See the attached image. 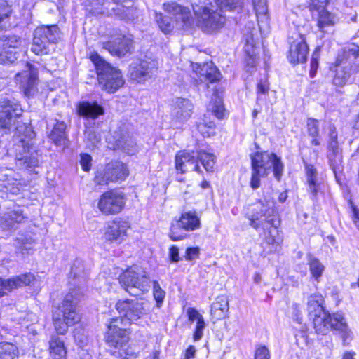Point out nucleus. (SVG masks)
Instances as JSON below:
<instances>
[{
  "label": "nucleus",
  "mask_w": 359,
  "mask_h": 359,
  "mask_svg": "<svg viewBox=\"0 0 359 359\" xmlns=\"http://www.w3.org/2000/svg\"><path fill=\"white\" fill-rule=\"evenodd\" d=\"M35 133L25 123L18 124L13 137L11 151L15 156L16 165L20 169H28L37 166L38 154L33 148V139Z\"/></svg>",
  "instance_id": "1"
},
{
  "label": "nucleus",
  "mask_w": 359,
  "mask_h": 359,
  "mask_svg": "<svg viewBox=\"0 0 359 359\" xmlns=\"http://www.w3.org/2000/svg\"><path fill=\"white\" fill-rule=\"evenodd\" d=\"M250 158L252 173L250 184L253 189L259 187L260 177H266L271 168L275 178L278 181L280 180L284 165L280 158L275 154L256 152L250 155Z\"/></svg>",
  "instance_id": "2"
},
{
  "label": "nucleus",
  "mask_w": 359,
  "mask_h": 359,
  "mask_svg": "<svg viewBox=\"0 0 359 359\" xmlns=\"http://www.w3.org/2000/svg\"><path fill=\"white\" fill-rule=\"evenodd\" d=\"M335 67L332 82L334 86L341 87L353 75L359 73V46L351 43L341 49L335 61Z\"/></svg>",
  "instance_id": "3"
},
{
  "label": "nucleus",
  "mask_w": 359,
  "mask_h": 359,
  "mask_svg": "<svg viewBox=\"0 0 359 359\" xmlns=\"http://www.w3.org/2000/svg\"><path fill=\"white\" fill-rule=\"evenodd\" d=\"M79 301L76 289H70L62 303L53 310V322L59 334H65L68 327L79 322L81 318L76 306Z\"/></svg>",
  "instance_id": "4"
},
{
  "label": "nucleus",
  "mask_w": 359,
  "mask_h": 359,
  "mask_svg": "<svg viewBox=\"0 0 359 359\" xmlns=\"http://www.w3.org/2000/svg\"><path fill=\"white\" fill-rule=\"evenodd\" d=\"M90 59L95 67L98 83L102 90L114 93L123 85L120 70L112 67L97 53H92Z\"/></svg>",
  "instance_id": "5"
},
{
  "label": "nucleus",
  "mask_w": 359,
  "mask_h": 359,
  "mask_svg": "<svg viewBox=\"0 0 359 359\" xmlns=\"http://www.w3.org/2000/svg\"><path fill=\"white\" fill-rule=\"evenodd\" d=\"M118 281L125 290L133 296L148 292L151 287V280L146 271L138 266H133L121 272Z\"/></svg>",
  "instance_id": "6"
},
{
  "label": "nucleus",
  "mask_w": 359,
  "mask_h": 359,
  "mask_svg": "<svg viewBox=\"0 0 359 359\" xmlns=\"http://www.w3.org/2000/svg\"><path fill=\"white\" fill-rule=\"evenodd\" d=\"M59 39L60 32L57 25L39 27L34 32L31 50L38 55L48 54L50 50V46L57 43Z\"/></svg>",
  "instance_id": "7"
},
{
  "label": "nucleus",
  "mask_w": 359,
  "mask_h": 359,
  "mask_svg": "<svg viewBox=\"0 0 359 359\" xmlns=\"http://www.w3.org/2000/svg\"><path fill=\"white\" fill-rule=\"evenodd\" d=\"M129 175L127 165L121 161H112L105 165L102 170H97L95 183L97 185H107L124 181Z\"/></svg>",
  "instance_id": "8"
},
{
  "label": "nucleus",
  "mask_w": 359,
  "mask_h": 359,
  "mask_svg": "<svg viewBox=\"0 0 359 359\" xmlns=\"http://www.w3.org/2000/svg\"><path fill=\"white\" fill-rule=\"evenodd\" d=\"M192 6L198 18V26L203 32H212L224 24L225 17L217 11L200 5H193Z\"/></svg>",
  "instance_id": "9"
},
{
  "label": "nucleus",
  "mask_w": 359,
  "mask_h": 359,
  "mask_svg": "<svg viewBox=\"0 0 359 359\" xmlns=\"http://www.w3.org/2000/svg\"><path fill=\"white\" fill-rule=\"evenodd\" d=\"M23 113L21 105L15 100L0 101V132L6 133L16 123Z\"/></svg>",
  "instance_id": "10"
},
{
  "label": "nucleus",
  "mask_w": 359,
  "mask_h": 359,
  "mask_svg": "<svg viewBox=\"0 0 359 359\" xmlns=\"http://www.w3.org/2000/svg\"><path fill=\"white\" fill-rule=\"evenodd\" d=\"M125 203L126 198L123 192L111 190L100 196L97 208L104 215H115L123 210Z\"/></svg>",
  "instance_id": "11"
},
{
  "label": "nucleus",
  "mask_w": 359,
  "mask_h": 359,
  "mask_svg": "<svg viewBox=\"0 0 359 359\" xmlns=\"http://www.w3.org/2000/svg\"><path fill=\"white\" fill-rule=\"evenodd\" d=\"M330 166L336 174L341 168L342 155L338 141V133L334 125L330 124L327 133V154Z\"/></svg>",
  "instance_id": "12"
},
{
  "label": "nucleus",
  "mask_w": 359,
  "mask_h": 359,
  "mask_svg": "<svg viewBox=\"0 0 359 359\" xmlns=\"http://www.w3.org/2000/svg\"><path fill=\"white\" fill-rule=\"evenodd\" d=\"M4 208L8 210L0 216V228L3 231L15 230L18 224L27 219L24 213V209L19 205H15L13 203L4 205Z\"/></svg>",
  "instance_id": "13"
},
{
  "label": "nucleus",
  "mask_w": 359,
  "mask_h": 359,
  "mask_svg": "<svg viewBox=\"0 0 359 359\" xmlns=\"http://www.w3.org/2000/svg\"><path fill=\"white\" fill-rule=\"evenodd\" d=\"M132 41L123 35L119 30L115 29L110 35L108 41L102 43V48L111 54L123 57L130 51Z\"/></svg>",
  "instance_id": "14"
},
{
  "label": "nucleus",
  "mask_w": 359,
  "mask_h": 359,
  "mask_svg": "<svg viewBox=\"0 0 359 359\" xmlns=\"http://www.w3.org/2000/svg\"><path fill=\"white\" fill-rule=\"evenodd\" d=\"M22 44V39L16 35H4L0 38V63H13L19 56L17 51L10 49H18Z\"/></svg>",
  "instance_id": "15"
},
{
  "label": "nucleus",
  "mask_w": 359,
  "mask_h": 359,
  "mask_svg": "<svg viewBox=\"0 0 359 359\" xmlns=\"http://www.w3.org/2000/svg\"><path fill=\"white\" fill-rule=\"evenodd\" d=\"M116 308L130 323L140 318L145 312L143 302L137 299L119 300L116 304Z\"/></svg>",
  "instance_id": "16"
},
{
  "label": "nucleus",
  "mask_w": 359,
  "mask_h": 359,
  "mask_svg": "<svg viewBox=\"0 0 359 359\" xmlns=\"http://www.w3.org/2000/svg\"><path fill=\"white\" fill-rule=\"evenodd\" d=\"M15 78L17 81H20L21 86L26 96H33L37 91V72L32 67V65L27 63L26 70L18 73Z\"/></svg>",
  "instance_id": "17"
},
{
  "label": "nucleus",
  "mask_w": 359,
  "mask_h": 359,
  "mask_svg": "<svg viewBox=\"0 0 359 359\" xmlns=\"http://www.w3.org/2000/svg\"><path fill=\"white\" fill-rule=\"evenodd\" d=\"M34 280V276L31 273L20 274L5 279L0 278V297H4L6 293L4 290L8 292L29 285Z\"/></svg>",
  "instance_id": "18"
},
{
  "label": "nucleus",
  "mask_w": 359,
  "mask_h": 359,
  "mask_svg": "<svg viewBox=\"0 0 359 359\" xmlns=\"http://www.w3.org/2000/svg\"><path fill=\"white\" fill-rule=\"evenodd\" d=\"M155 64L146 60H137L129 67L130 79L137 82H144L151 76V71Z\"/></svg>",
  "instance_id": "19"
},
{
  "label": "nucleus",
  "mask_w": 359,
  "mask_h": 359,
  "mask_svg": "<svg viewBox=\"0 0 359 359\" xmlns=\"http://www.w3.org/2000/svg\"><path fill=\"white\" fill-rule=\"evenodd\" d=\"M129 228L130 224L127 221L116 218L109 224L105 233L106 238L111 241H123Z\"/></svg>",
  "instance_id": "20"
},
{
  "label": "nucleus",
  "mask_w": 359,
  "mask_h": 359,
  "mask_svg": "<svg viewBox=\"0 0 359 359\" xmlns=\"http://www.w3.org/2000/svg\"><path fill=\"white\" fill-rule=\"evenodd\" d=\"M308 51L309 47L303 39L294 40L290 44L287 58L294 65L304 62Z\"/></svg>",
  "instance_id": "21"
},
{
  "label": "nucleus",
  "mask_w": 359,
  "mask_h": 359,
  "mask_svg": "<svg viewBox=\"0 0 359 359\" xmlns=\"http://www.w3.org/2000/svg\"><path fill=\"white\" fill-rule=\"evenodd\" d=\"M107 343L115 348L123 347L128 341V335L126 328L118 329L115 324L108 325L106 334Z\"/></svg>",
  "instance_id": "22"
},
{
  "label": "nucleus",
  "mask_w": 359,
  "mask_h": 359,
  "mask_svg": "<svg viewBox=\"0 0 359 359\" xmlns=\"http://www.w3.org/2000/svg\"><path fill=\"white\" fill-rule=\"evenodd\" d=\"M193 109L194 105L188 99L176 97L172 100V113L181 121L190 118Z\"/></svg>",
  "instance_id": "23"
},
{
  "label": "nucleus",
  "mask_w": 359,
  "mask_h": 359,
  "mask_svg": "<svg viewBox=\"0 0 359 359\" xmlns=\"http://www.w3.org/2000/svg\"><path fill=\"white\" fill-rule=\"evenodd\" d=\"M196 72L200 80L204 82H217L221 77L219 69L212 62L199 65Z\"/></svg>",
  "instance_id": "24"
},
{
  "label": "nucleus",
  "mask_w": 359,
  "mask_h": 359,
  "mask_svg": "<svg viewBox=\"0 0 359 359\" xmlns=\"http://www.w3.org/2000/svg\"><path fill=\"white\" fill-rule=\"evenodd\" d=\"M79 116L90 119H96L104 113L103 107L97 102H81L77 107Z\"/></svg>",
  "instance_id": "25"
},
{
  "label": "nucleus",
  "mask_w": 359,
  "mask_h": 359,
  "mask_svg": "<svg viewBox=\"0 0 359 359\" xmlns=\"http://www.w3.org/2000/svg\"><path fill=\"white\" fill-rule=\"evenodd\" d=\"M163 10L165 13L172 15L176 20H181L185 25L190 23V12L184 7L176 3H163Z\"/></svg>",
  "instance_id": "26"
},
{
  "label": "nucleus",
  "mask_w": 359,
  "mask_h": 359,
  "mask_svg": "<svg viewBox=\"0 0 359 359\" xmlns=\"http://www.w3.org/2000/svg\"><path fill=\"white\" fill-rule=\"evenodd\" d=\"M186 231H191L201 227V221L196 212L188 211L182 214L177 222Z\"/></svg>",
  "instance_id": "27"
},
{
  "label": "nucleus",
  "mask_w": 359,
  "mask_h": 359,
  "mask_svg": "<svg viewBox=\"0 0 359 359\" xmlns=\"http://www.w3.org/2000/svg\"><path fill=\"white\" fill-rule=\"evenodd\" d=\"M309 191L312 194V199L316 200L317 194L320 189V184L317 177V170L312 165L305 166Z\"/></svg>",
  "instance_id": "28"
},
{
  "label": "nucleus",
  "mask_w": 359,
  "mask_h": 359,
  "mask_svg": "<svg viewBox=\"0 0 359 359\" xmlns=\"http://www.w3.org/2000/svg\"><path fill=\"white\" fill-rule=\"evenodd\" d=\"M229 311V301L224 296H219L212 304L211 315L217 319H222L226 317Z\"/></svg>",
  "instance_id": "29"
},
{
  "label": "nucleus",
  "mask_w": 359,
  "mask_h": 359,
  "mask_svg": "<svg viewBox=\"0 0 359 359\" xmlns=\"http://www.w3.org/2000/svg\"><path fill=\"white\" fill-rule=\"evenodd\" d=\"M313 320V327L316 332L320 334H326L330 330L329 313L326 311L323 313L314 314L310 318Z\"/></svg>",
  "instance_id": "30"
},
{
  "label": "nucleus",
  "mask_w": 359,
  "mask_h": 359,
  "mask_svg": "<svg viewBox=\"0 0 359 359\" xmlns=\"http://www.w3.org/2000/svg\"><path fill=\"white\" fill-rule=\"evenodd\" d=\"M50 344V353L53 359H66L67 350L64 341L57 336H53Z\"/></svg>",
  "instance_id": "31"
},
{
  "label": "nucleus",
  "mask_w": 359,
  "mask_h": 359,
  "mask_svg": "<svg viewBox=\"0 0 359 359\" xmlns=\"http://www.w3.org/2000/svg\"><path fill=\"white\" fill-rule=\"evenodd\" d=\"M114 4L115 6L107 11L108 15H115L123 20H130L133 18V6L126 7V4L118 3Z\"/></svg>",
  "instance_id": "32"
},
{
  "label": "nucleus",
  "mask_w": 359,
  "mask_h": 359,
  "mask_svg": "<svg viewBox=\"0 0 359 359\" xmlns=\"http://www.w3.org/2000/svg\"><path fill=\"white\" fill-rule=\"evenodd\" d=\"M69 278L72 279V285L86 283V273L84 271L83 264L81 261H76L71 268Z\"/></svg>",
  "instance_id": "33"
},
{
  "label": "nucleus",
  "mask_w": 359,
  "mask_h": 359,
  "mask_svg": "<svg viewBox=\"0 0 359 359\" xmlns=\"http://www.w3.org/2000/svg\"><path fill=\"white\" fill-rule=\"evenodd\" d=\"M306 132L308 135L312 138L311 144L318 146L320 144V123L314 118H308L306 120Z\"/></svg>",
  "instance_id": "34"
},
{
  "label": "nucleus",
  "mask_w": 359,
  "mask_h": 359,
  "mask_svg": "<svg viewBox=\"0 0 359 359\" xmlns=\"http://www.w3.org/2000/svg\"><path fill=\"white\" fill-rule=\"evenodd\" d=\"M255 210V214L259 215L260 217H264V220L267 223L269 219H275L274 218H271V217L273 216L275 210L271 203L268 201L258 202L256 204Z\"/></svg>",
  "instance_id": "35"
},
{
  "label": "nucleus",
  "mask_w": 359,
  "mask_h": 359,
  "mask_svg": "<svg viewBox=\"0 0 359 359\" xmlns=\"http://www.w3.org/2000/svg\"><path fill=\"white\" fill-rule=\"evenodd\" d=\"M245 51L248 56L249 57V60L247 62L248 65L254 67L255 64V53L254 48L256 44V41L255 39H254V34L252 33V31L250 32L249 34H245Z\"/></svg>",
  "instance_id": "36"
},
{
  "label": "nucleus",
  "mask_w": 359,
  "mask_h": 359,
  "mask_svg": "<svg viewBox=\"0 0 359 359\" xmlns=\"http://www.w3.org/2000/svg\"><path fill=\"white\" fill-rule=\"evenodd\" d=\"M18 348L13 343L0 342V359H17Z\"/></svg>",
  "instance_id": "37"
},
{
  "label": "nucleus",
  "mask_w": 359,
  "mask_h": 359,
  "mask_svg": "<svg viewBox=\"0 0 359 359\" xmlns=\"http://www.w3.org/2000/svg\"><path fill=\"white\" fill-rule=\"evenodd\" d=\"M196 158L201 161L207 172H213L215 165V156L213 154L203 150L196 151Z\"/></svg>",
  "instance_id": "38"
},
{
  "label": "nucleus",
  "mask_w": 359,
  "mask_h": 359,
  "mask_svg": "<svg viewBox=\"0 0 359 359\" xmlns=\"http://www.w3.org/2000/svg\"><path fill=\"white\" fill-rule=\"evenodd\" d=\"M321 297L311 295L307 300V310L310 318L314 316V314L323 313L325 311L321 304Z\"/></svg>",
  "instance_id": "39"
},
{
  "label": "nucleus",
  "mask_w": 359,
  "mask_h": 359,
  "mask_svg": "<svg viewBox=\"0 0 359 359\" xmlns=\"http://www.w3.org/2000/svg\"><path fill=\"white\" fill-rule=\"evenodd\" d=\"M217 6L220 11H239L243 5V0H215Z\"/></svg>",
  "instance_id": "40"
},
{
  "label": "nucleus",
  "mask_w": 359,
  "mask_h": 359,
  "mask_svg": "<svg viewBox=\"0 0 359 359\" xmlns=\"http://www.w3.org/2000/svg\"><path fill=\"white\" fill-rule=\"evenodd\" d=\"M268 224H271L273 229L269 231V236L266 237V242L269 245L278 244L281 241L278 237V226L280 225L279 219H269Z\"/></svg>",
  "instance_id": "41"
},
{
  "label": "nucleus",
  "mask_w": 359,
  "mask_h": 359,
  "mask_svg": "<svg viewBox=\"0 0 359 359\" xmlns=\"http://www.w3.org/2000/svg\"><path fill=\"white\" fill-rule=\"evenodd\" d=\"M2 184H0V187L4 189L3 191L10 193L12 195H18L20 193L21 184L14 179L6 180L0 179Z\"/></svg>",
  "instance_id": "42"
},
{
  "label": "nucleus",
  "mask_w": 359,
  "mask_h": 359,
  "mask_svg": "<svg viewBox=\"0 0 359 359\" xmlns=\"http://www.w3.org/2000/svg\"><path fill=\"white\" fill-rule=\"evenodd\" d=\"M330 329L345 331L347 325L343 316L341 313H335L332 316L329 313Z\"/></svg>",
  "instance_id": "43"
},
{
  "label": "nucleus",
  "mask_w": 359,
  "mask_h": 359,
  "mask_svg": "<svg viewBox=\"0 0 359 359\" xmlns=\"http://www.w3.org/2000/svg\"><path fill=\"white\" fill-rule=\"evenodd\" d=\"M309 265L312 277L314 278L316 280L318 281L319 278L322 276L325 269V266L318 259L312 257H310L309 259Z\"/></svg>",
  "instance_id": "44"
},
{
  "label": "nucleus",
  "mask_w": 359,
  "mask_h": 359,
  "mask_svg": "<svg viewBox=\"0 0 359 359\" xmlns=\"http://www.w3.org/2000/svg\"><path fill=\"white\" fill-rule=\"evenodd\" d=\"M34 242L30 236L20 234L15 238L14 245L22 250H29L32 249Z\"/></svg>",
  "instance_id": "45"
},
{
  "label": "nucleus",
  "mask_w": 359,
  "mask_h": 359,
  "mask_svg": "<svg viewBox=\"0 0 359 359\" xmlns=\"http://www.w3.org/2000/svg\"><path fill=\"white\" fill-rule=\"evenodd\" d=\"M215 124L213 121H210L208 122V126H205V119H203L202 121L199 122L197 124L198 130L204 137H210L215 134Z\"/></svg>",
  "instance_id": "46"
},
{
  "label": "nucleus",
  "mask_w": 359,
  "mask_h": 359,
  "mask_svg": "<svg viewBox=\"0 0 359 359\" xmlns=\"http://www.w3.org/2000/svg\"><path fill=\"white\" fill-rule=\"evenodd\" d=\"M158 16H161V20H158V27L163 33H170L174 28L172 18L166 15L163 16L162 13H158Z\"/></svg>",
  "instance_id": "47"
},
{
  "label": "nucleus",
  "mask_w": 359,
  "mask_h": 359,
  "mask_svg": "<svg viewBox=\"0 0 359 359\" xmlns=\"http://www.w3.org/2000/svg\"><path fill=\"white\" fill-rule=\"evenodd\" d=\"M209 110L219 119L224 116V107L220 98L216 97L213 103L210 104Z\"/></svg>",
  "instance_id": "48"
},
{
  "label": "nucleus",
  "mask_w": 359,
  "mask_h": 359,
  "mask_svg": "<svg viewBox=\"0 0 359 359\" xmlns=\"http://www.w3.org/2000/svg\"><path fill=\"white\" fill-rule=\"evenodd\" d=\"M169 236L172 241H180L184 239L187 234L182 226L177 222L176 224H172L170 227Z\"/></svg>",
  "instance_id": "49"
},
{
  "label": "nucleus",
  "mask_w": 359,
  "mask_h": 359,
  "mask_svg": "<svg viewBox=\"0 0 359 359\" xmlns=\"http://www.w3.org/2000/svg\"><path fill=\"white\" fill-rule=\"evenodd\" d=\"M333 15L327 12V11L323 10L320 13V15L318 20V25L320 29H323L325 27L332 25L334 24Z\"/></svg>",
  "instance_id": "50"
},
{
  "label": "nucleus",
  "mask_w": 359,
  "mask_h": 359,
  "mask_svg": "<svg viewBox=\"0 0 359 359\" xmlns=\"http://www.w3.org/2000/svg\"><path fill=\"white\" fill-rule=\"evenodd\" d=\"M135 146L136 144L134 140L130 136H127V138L125 140V144H122L121 142H118V149L130 154L135 152Z\"/></svg>",
  "instance_id": "51"
},
{
  "label": "nucleus",
  "mask_w": 359,
  "mask_h": 359,
  "mask_svg": "<svg viewBox=\"0 0 359 359\" xmlns=\"http://www.w3.org/2000/svg\"><path fill=\"white\" fill-rule=\"evenodd\" d=\"M198 159L196 158V156H193L191 159H190L182 168H179L178 170H180L182 173L189 172V171H197L200 172V167L197 164Z\"/></svg>",
  "instance_id": "52"
},
{
  "label": "nucleus",
  "mask_w": 359,
  "mask_h": 359,
  "mask_svg": "<svg viewBox=\"0 0 359 359\" xmlns=\"http://www.w3.org/2000/svg\"><path fill=\"white\" fill-rule=\"evenodd\" d=\"M320 51L318 49L313 53L310 62L309 75L311 78L316 76L319 65Z\"/></svg>",
  "instance_id": "53"
},
{
  "label": "nucleus",
  "mask_w": 359,
  "mask_h": 359,
  "mask_svg": "<svg viewBox=\"0 0 359 359\" xmlns=\"http://www.w3.org/2000/svg\"><path fill=\"white\" fill-rule=\"evenodd\" d=\"M50 138L57 145L65 146L67 144V134L52 131Z\"/></svg>",
  "instance_id": "54"
},
{
  "label": "nucleus",
  "mask_w": 359,
  "mask_h": 359,
  "mask_svg": "<svg viewBox=\"0 0 359 359\" xmlns=\"http://www.w3.org/2000/svg\"><path fill=\"white\" fill-rule=\"evenodd\" d=\"M11 12L8 3L5 0H0V29L3 27L1 22L9 16Z\"/></svg>",
  "instance_id": "55"
},
{
  "label": "nucleus",
  "mask_w": 359,
  "mask_h": 359,
  "mask_svg": "<svg viewBox=\"0 0 359 359\" xmlns=\"http://www.w3.org/2000/svg\"><path fill=\"white\" fill-rule=\"evenodd\" d=\"M194 153H193V154H191L190 153H182V154H177L175 158L176 169L179 170V168H182V166L183 167L185 163L191 159V157L194 156Z\"/></svg>",
  "instance_id": "56"
},
{
  "label": "nucleus",
  "mask_w": 359,
  "mask_h": 359,
  "mask_svg": "<svg viewBox=\"0 0 359 359\" xmlns=\"http://www.w3.org/2000/svg\"><path fill=\"white\" fill-rule=\"evenodd\" d=\"M205 327V323L204 319H201L196 323V326L193 334V339L194 341H199L203 336V330Z\"/></svg>",
  "instance_id": "57"
},
{
  "label": "nucleus",
  "mask_w": 359,
  "mask_h": 359,
  "mask_svg": "<svg viewBox=\"0 0 359 359\" xmlns=\"http://www.w3.org/2000/svg\"><path fill=\"white\" fill-rule=\"evenodd\" d=\"M270 352L266 346H259L255 351L254 359H270Z\"/></svg>",
  "instance_id": "58"
},
{
  "label": "nucleus",
  "mask_w": 359,
  "mask_h": 359,
  "mask_svg": "<svg viewBox=\"0 0 359 359\" xmlns=\"http://www.w3.org/2000/svg\"><path fill=\"white\" fill-rule=\"evenodd\" d=\"M112 324L117 325L118 329L126 328V330H127V325L130 324V323L124 316H121L111 319L110 321L107 323V326L112 325Z\"/></svg>",
  "instance_id": "59"
},
{
  "label": "nucleus",
  "mask_w": 359,
  "mask_h": 359,
  "mask_svg": "<svg viewBox=\"0 0 359 359\" xmlns=\"http://www.w3.org/2000/svg\"><path fill=\"white\" fill-rule=\"evenodd\" d=\"M187 315L188 316L189 320L191 322H194L196 320L198 322L201 319H204L202 315L199 313V312L194 308H188L187 311Z\"/></svg>",
  "instance_id": "60"
},
{
  "label": "nucleus",
  "mask_w": 359,
  "mask_h": 359,
  "mask_svg": "<svg viewBox=\"0 0 359 359\" xmlns=\"http://www.w3.org/2000/svg\"><path fill=\"white\" fill-rule=\"evenodd\" d=\"M269 89V83L265 81L262 82V81H259V83H257V102L261 99V95L262 94H266L268 93Z\"/></svg>",
  "instance_id": "61"
},
{
  "label": "nucleus",
  "mask_w": 359,
  "mask_h": 359,
  "mask_svg": "<svg viewBox=\"0 0 359 359\" xmlns=\"http://www.w3.org/2000/svg\"><path fill=\"white\" fill-rule=\"evenodd\" d=\"M85 137L88 142H91L93 147H95L100 141V138L96 133L90 130L86 131Z\"/></svg>",
  "instance_id": "62"
},
{
  "label": "nucleus",
  "mask_w": 359,
  "mask_h": 359,
  "mask_svg": "<svg viewBox=\"0 0 359 359\" xmlns=\"http://www.w3.org/2000/svg\"><path fill=\"white\" fill-rule=\"evenodd\" d=\"M91 156L88 154H83L81 155V165L84 171H89L90 169Z\"/></svg>",
  "instance_id": "63"
},
{
  "label": "nucleus",
  "mask_w": 359,
  "mask_h": 359,
  "mask_svg": "<svg viewBox=\"0 0 359 359\" xmlns=\"http://www.w3.org/2000/svg\"><path fill=\"white\" fill-rule=\"evenodd\" d=\"M200 250L198 247L196 248H188L186 250L185 258L187 260H193L198 258L199 256Z\"/></svg>",
  "instance_id": "64"
}]
</instances>
